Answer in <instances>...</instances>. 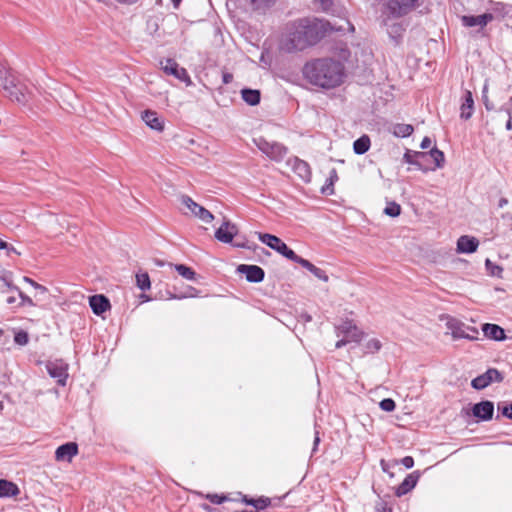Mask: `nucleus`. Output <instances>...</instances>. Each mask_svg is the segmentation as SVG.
Returning <instances> with one entry per match:
<instances>
[{"mask_svg": "<svg viewBox=\"0 0 512 512\" xmlns=\"http://www.w3.org/2000/svg\"><path fill=\"white\" fill-rule=\"evenodd\" d=\"M334 30L328 21L318 18H301L287 25V32L281 42L286 52L303 51L317 44L325 35Z\"/></svg>", "mask_w": 512, "mask_h": 512, "instance_id": "1", "label": "nucleus"}, {"mask_svg": "<svg viewBox=\"0 0 512 512\" xmlns=\"http://www.w3.org/2000/svg\"><path fill=\"white\" fill-rule=\"evenodd\" d=\"M303 75L312 85L330 89L342 83L344 67L339 61L320 58L307 62L303 68Z\"/></svg>", "mask_w": 512, "mask_h": 512, "instance_id": "2", "label": "nucleus"}, {"mask_svg": "<svg viewBox=\"0 0 512 512\" xmlns=\"http://www.w3.org/2000/svg\"><path fill=\"white\" fill-rule=\"evenodd\" d=\"M0 85L12 101L25 105L29 100L27 87L20 82L16 73L11 69L0 67Z\"/></svg>", "mask_w": 512, "mask_h": 512, "instance_id": "3", "label": "nucleus"}, {"mask_svg": "<svg viewBox=\"0 0 512 512\" xmlns=\"http://www.w3.org/2000/svg\"><path fill=\"white\" fill-rule=\"evenodd\" d=\"M425 0H383L382 13L390 17H404L424 4Z\"/></svg>", "mask_w": 512, "mask_h": 512, "instance_id": "4", "label": "nucleus"}, {"mask_svg": "<svg viewBox=\"0 0 512 512\" xmlns=\"http://www.w3.org/2000/svg\"><path fill=\"white\" fill-rule=\"evenodd\" d=\"M258 239L271 249L275 250L287 259L296 262L298 255L290 249L279 237L268 233H257Z\"/></svg>", "mask_w": 512, "mask_h": 512, "instance_id": "5", "label": "nucleus"}, {"mask_svg": "<svg viewBox=\"0 0 512 512\" xmlns=\"http://www.w3.org/2000/svg\"><path fill=\"white\" fill-rule=\"evenodd\" d=\"M254 143L262 153H264L271 160L277 162L282 161L288 151V149L283 144L278 142H269L262 137L254 139Z\"/></svg>", "mask_w": 512, "mask_h": 512, "instance_id": "6", "label": "nucleus"}, {"mask_svg": "<svg viewBox=\"0 0 512 512\" xmlns=\"http://www.w3.org/2000/svg\"><path fill=\"white\" fill-rule=\"evenodd\" d=\"M400 17H390V15L382 14V25L386 28V32L395 44H399L406 30L402 22L396 21Z\"/></svg>", "mask_w": 512, "mask_h": 512, "instance_id": "7", "label": "nucleus"}, {"mask_svg": "<svg viewBox=\"0 0 512 512\" xmlns=\"http://www.w3.org/2000/svg\"><path fill=\"white\" fill-rule=\"evenodd\" d=\"M161 69L167 74L172 75L176 79L186 83V85H191V78L187 72V70L183 67H180L179 64L171 58H167L160 62Z\"/></svg>", "mask_w": 512, "mask_h": 512, "instance_id": "8", "label": "nucleus"}, {"mask_svg": "<svg viewBox=\"0 0 512 512\" xmlns=\"http://www.w3.org/2000/svg\"><path fill=\"white\" fill-rule=\"evenodd\" d=\"M180 202L191 212L192 215L199 218L204 223H210L214 219V216L210 211L196 203L191 197L182 195Z\"/></svg>", "mask_w": 512, "mask_h": 512, "instance_id": "9", "label": "nucleus"}, {"mask_svg": "<svg viewBox=\"0 0 512 512\" xmlns=\"http://www.w3.org/2000/svg\"><path fill=\"white\" fill-rule=\"evenodd\" d=\"M502 380L503 376L501 373L495 368H490L485 373L474 378L471 381V386L476 390H482L492 382H501Z\"/></svg>", "mask_w": 512, "mask_h": 512, "instance_id": "10", "label": "nucleus"}, {"mask_svg": "<svg viewBox=\"0 0 512 512\" xmlns=\"http://www.w3.org/2000/svg\"><path fill=\"white\" fill-rule=\"evenodd\" d=\"M337 336H343L348 342L358 343L363 337V332L351 320H346L336 328Z\"/></svg>", "mask_w": 512, "mask_h": 512, "instance_id": "11", "label": "nucleus"}, {"mask_svg": "<svg viewBox=\"0 0 512 512\" xmlns=\"http://www.w3.org/2000/svg\"><path fill=\"white\" fill-rule=\"evenodd\" d=\"M47 372L50 377L56 379L57 383L61 386L66 384L68 378V366L62 360L48 362L46 365Z\"/></svg>", "mask_w": 512, "mask_h": 512, "instance_id": "12", "label": "nucleus"}, {"mask_svg": "<svg viewBox=\"0 0 512 512\" xmlns=\"http://www.w3.org/2000/svg\"><path fill=\"white\" fill-rule=\"evenodd\" d=\"M448 328L451 331V335L454 339H469L475 340L476 336H468V331H471L474 334H478L477 329L465 326L463 323L457 320H451L447 323Z\"/></svg>", "mask_w": 512, "mask_h": 512, "instance_id": "13", "label": "nucleus"}, {"mask_svg": "<svg viewBox=\"0 0 512 512\" xmlns=\"http://www.w3.org/2000/svg\"><path fill=\"white\" fill-rule=\"evenodd\" d=\"M237 271L244 274L246 280L252 283L262 282L265 277L264 270L257 265L241 264L237 267Z\"/></svg>", "mask_w": 512, "mask_h": 512, "instance_id": "14", "label": "nucleus"}, {"mask_svg": "<svg viewBox=\"0 0 512 512\" xmlns=\"http://www.w3.org/2000/svg\"><path fill=\"white\" fill-rule=\"evenodd\" d=\"M238 233V228L230 221H224L215 231V238L222 243H231L234 236Z\"/></svg>", "mask_w": 512, "mask_h": 512, "instance_id": "15", "label": "nucleus"}, {"mask_svg": "<svg viewBox=\"0 0 512 512\" xmlns=\"http://www.w3.org/2000/svg\"><path fill=\"white\" fill-rule=\"evenodd\" d=\"M494 412V404L491 401H481L476 403L472 408V413L475 417L482 421L491 420Z\"/></svg>", "mask_w": 512, "mask_h": 512, "instance_id": "16", "label": "nucleus"}, {"mask_svg": "<svg viewBox=\"0 0 512 512\" xmlns=\"http://www.w3.org/2000/svg\"><path fill=\"white\" fill-rule=\"evenodd\" d=\"M493 20L491 13H484L482 15H464L461 17L462 24L465 27H485L489 22Z\"/></svg>", "mask_w": 512, "mask_h": 512, "instance_id": "17", "label": "nucleus"}, {"mask_svg": "<svg viewBox=\"0 0 512 512\" xmlns=\"http://www.w3.org/2000/svg\"><path fill=\"white\" fill-rule=\"evenodd\" d=\"M78 453V446L74 442H68L56 449L55 457L58 461H70Z\"/></svg>", "mask_w": 512, "mask_h": 512, "instance_id": "18", "label": "nucleus"}, {"mask_svg": "<svg viewBox=\"0 0 512 512\" xmlns=\"http://www.w3.org/2000/svg\"><path fill=\"white\" fill-rule=\"evenodd\" d=\"M419 479V473L417 471L408 474L402 483L396 488L395 494L398 497L409 493L417 484Z\"/></svg>", "mask_w": 512, "mask_h": 512, "instance_id": "19", "label": "nucleus"}, {"mask_svg": "<svg viewBox=\"0 0 512 512\" xmlns=\"http://www.w3.org/2000/svg\"><path fill=\"white\" fill-rule=\"evenodd\" d=\"M89 305L96 315H101L110 308V302L104 295H93L89 298Z\"/></svg>", "mask_w": 512, "mask_h": 512, "instance_id": "20", "label": "nucleus"}, {"mask_svg": "<svg viewBox=\"0 0 512 512\" xmlns=\"http://www.w3.org/2000/svg\"><path fill=\"white\" fill-rule=\"evenodd\" d=\"M479 241L475 237L461 236L457 240V251L459 253H473L477 250Z\"/></svg>", "mask_w": 512, "mask_h": 512, "instance_id": "21", "label": "nucleus"}, {"mask_svg": "<svg viewBox=\"0 0 512 512\" xmlns=\"http://www.w3.org/2000/svg\"><path fill=\"white\" fill-rule=\"evenodd\" d=\"M142 120L153 130L161 132L164 129V120L155 111H144L142 113Z\"/></svg>", "mask_w": 512, "mask_h": 512, "instance_id": "22", "label": "nucleus"}, {"mask_svg": "<svg viewBox=\"0 0 512 512\" xmlns=\"http://www.w3.org/2000/svg\"><path fill=\"white\" fill-rule=\"evenodd\" d=\"M292 169L304 182H310L312 174L310 166L306 161L294 158Z\"/></svg>", "mask_w": 512, "mask_h": 512, "instance_id": "23", "label": "nucleus"}, {"mask_svg": "<svg viewBox=\"0 0 512 512\" xmlns=\"http://www.w3.org/2000/svg\"><path fill=\"white\" fill-rule=\"evenodd\" d=\"M482 331L485 337L495 341H502L506 338L504 329L497 324L486 323L482 326Z\"/></svg>", "mask_w": 512, "mask_h": 512, "instance_id": "24", "label": "nucleus"}, {"mask_svg": "<svg viewBox=\"0 0 512 512\" xmlns=\"http://www.w3.org/2000/svg\"><path fill=\"white\" fill-rule=\"evenodd\" d=\"M474 112V100L472 93L468 90L464 92L463 102L460 107V117L461 119L468 120L471 118Z\"/></svg>", "mask_w": 512, "mask_h": 512, "instance_id": "25", "label": "nucleus"}, {"mask_svg": "<svg viewBox=\"0 0 512 512\" xmlns=\"http://www.w3.org/2000/svg\"><path fill=\"white\" fill-rule=\"evenodd\" d=\"M295 263L301 265L303 268H305L308 271H310L318 279H320V280H322L324 282H327L329 280V277L326 274V272L324 270L316 267L310 261H308V260H306V259H304V258L299 256Z\"/></svg>", "mask_w": 512, "mask_h": 512, "instance_id": "26", "label": "nucleus"}, {"mask_svg": "<svg viewBox=\"0 0 512 512\" xmlns=\"http://www.w3.org/2000/svg\"><path fill=\"white\" fill-rule=\"evenodd\" d=\"M19 488L11 481L0 479V498L14 497L19 494Z\"/></svg>", "mask_w": 512, "mask_h": 512, "instance_id": "27", "label": "nucleus"}, {"mask_svg": "<svg viewBox=\"0 0 512 512\" xmlns=\"http://www.w3.org/2000/svg\"><path fill=\"white\" fill-rule=\"evenodd\" d=\"M242 99L251 106H255L260 102L261 94L259 90L245 88L241 90Z\"/></svg>", "mask_w": 512, "mask_h": 512, "instance_id": "28", "label": "nucleus"}, {"mask_svg": "<svg viewBox=\"0 0 512 512\" xmlns=\"http://www.w3.org/2000/svg\"><path fill=\"white\" fill-rule=\"evenodd\" d=\"M370 145H371V141H370L369 136L363 135L354 141L353 150L356 154L362 155V154H365L369 150Z\"/></svg>", "mask_w": 512, "mask_h": 512, "instance_id": "29", "label": "nucleus"}, {"mask_svg": "<svg viewBox=\"0 0 512 512\" xmlns=\"http://www.w3.org/2000/svg\"><path fill=\"white\" fill-rule=\"evenodd\" d=\"M414 131V128L410 124L397 123L394 124L391 128V132L396 137L405 138L410 136Z\"/></svg>", "mask_w": 512, "mask_h": 512, "instance_id": "30", "label": "nucleus"}, {"mask_svg": "<svg viewBox=\"0 0 512 512\" xmlns=\"http://www.w3.org/2000/svg\"><path fill=\"white\" fill-rule=\"evenodd\" d=\"M314 8L318 11L329 13L333 10V0H311Z\"/></svg>", "mask_w": 512, "mask_h": 512, "instance_id": "31", "label": "nucleus"}, {"mask_svg": "<svg viewBox=\"0 0 512 512\" xmlns=\"http://www.w3.org/2000/svg\"><path fill=\"white\" fill-rule=\"evenodd\" d=\"M174 268L183 278L187 280L195 279L196 273L190 267L183 264H176L174 265Z\"/></svg>", "mask_w": 512, "mask_h": 512, "instance_id": "32", "label": "nucleus"}, {"mask_svg": "<svg viewBox=\"0 0 512 512\" xmlns=\"http://www.w3.org/2000/svg\"><path fill=\"white\" fill-rule=\"evenodd\" d=\"M136 284H137V287L142 291H146V290L150 289L151 283H150L149 275L147 273H137L136 274Z\"/></svg>", "mask_w": 512, "mask_h": 512, "instance_id": "33", "label": "nucleus"}, {"mask_svg": "<svg viewBox=\"0 0 512 512\" xmlns=\"http://www.w3.org/2000/svg\"><path fill=\"white\" fill-rule=\"evenodd\" d=\"M430 157L433 159L436 168H441L445 161L444 153L437 148H433L429 152Z\"/></svg>", "mask_w": 512, "mask_h": 512, "instance_id": "34", "label": "nucleus"}, {"mask_svg": "<svg viewBox=\"0 0 512 512\" xmlns=\"http://www.w3.org/2000/svg\"><path fill=\"white\" fill-rule=\"evenodd\" d=\"M426 153L423 152H412L410 150L406 151L404 154V161L408 164L420 166L417 162L416 158H424L426 157Z\"/></svg>", "mask_w": 512, "mask_h": 512, "instance_id": "35", "label": "nucleus"}, {"mask_svg": "<svg viewBox=\"0 0 512 512\" xmlns=\"http://www.w3.org/2000/svg\"><path fill=\"white\" fill-rule=\"evenodd\" d=\"M384 213L390 217H397L401 213V206L396 202H389L384 209Z\"/></svg>", "mask_w": 512, "mask_h": 512, "instance_id": "36", "label": "nucleus"}, {"mask_svg": "<svg viewBox=\"0 0 512 512\" xmlns=\"http://www.w3.org/2000/svg\"><path fill=\"white\" fill-rule=\"evenodd\" d=\"M252 6L255 10L265 11L275 3V0H251Z\"/></svg>", "mask_w": 512, "mask_h": 512, "instance_id": "37", "label": "nucleus"}, {"mask_svg": "<svg viewBox=\"0 0 512 512\" xmlns=\"http://www.w3.org/2000/svg\"><path fill=\"white\" fill-rule=\"evenodd\" d=\"M364 347L366 353H376L381 349L382 344L379 339L373 338L368 340Z\"/></svg>", "mask_w": 512, "mask_h": 512, "instance_id": "38", "label": "nucleus"}, {"mask_svg": "<svg viewBox=\"0 0 512 512\" xmlns=\"http://www.w3.org/2000/svg\"><path fill=\"white\" fill-rule=\"evenodd\" d=\"M498 410L501 411L503 416L512 419V403H498Z\"/></svg>", "mask_w": 512, "mask_h": 512, "instance_id": "39", "label": "nucleus"}, {"mask_svg": "<svg viewBox=\"0 0 512 512\" xmlns=\"http://www.w3.org/2000/svg\"><path fill=\"white\" fill-rule=\"evenodd\" d=\"M379 406L383 411L392 412L395 409L396 404L393 399L385 398L382 401H380Z\"/></svg>", "mask_w": 512, "mask_h": 512, "instance_id": "40", "label": "nucleus"}, {"mask_svg": "<svg viewBox=\"0 0 512 512\" xmlns=\"http://www.w3.org/2000/svg\"><path fill=\"white\" fill-rule=\"evenodd\" d=\"M10 290H18L16 286H12L8 279L0 276V295L5 294Z\"/></svg>", "mask_w": 512, "mask_h": 512, "instance_id": "41", "label": "nucleus"}, {"mask_svg": "<svg viewBox=\"0 0 512 512\" xmlns=\"http://www.w3.org/2000/svg\"><path fill=\"white\" fill-rule=\"evenodd\" d=\"M270 503H271V501H270L269 498H267V497H260L258 499H254L253 507H255L258 510H262V509H265L267 506H269Z\"/></svg>", "mask_w": 512, "mask_h": 512, "instance_id": "42", "label": "nucleus"}, {"mask_svg": "<svg viewBox=\"0 0 512 512\" xmlns=\"http://www.w3.org/2000/svg\"><path fill=\"white\" fill-rule=\"evenodd\" d=\"M206 498L213 504H222L227 500L225 495L207 494Z\"/></svg>", "mask_w": 512, "mask_h": 512, "instance_id": "43", "label": "nucleus"}, {"mask_svg": "<svg viewBox=\"0 0 512 512\" xmlns=\"http://www.w3.org/2000/svg\"><path fill=\"white\" fill-rule=\"evenodd\" d=\"M328 185L327 187H323L322 191L325 193L328 189L329 186H333L334 183L336 181H338V174H337V171L336 169H331L330 172H329V177H328Z\"/></svg>", "mask_w": 512, "mask_h": 512, "instance_id": "44", "label": "nucleus"}, {"mask_svg": "<svg viewBox=\"0 0 512 512\" xmlns=\"http://www.w3.org/2000/svg\"><path fill=\"white\" fill-rule=\"evenodd\" d=\"M14 340L19 345H26L28 343V334L23 331L18 332L15 335Z\"/></svg>", "mask_w": 512, "mask_h": 512, "instance_id": "45", "label": "nucleus"}, {"mask_svg": "<svg viewBox=\"0 0 512 512\" xmlns=\"http://www.w3.org/2000/svg\"><path fill=\"white\" fill-rule=\"evenodd\" d=\"M16 291L18 292L19 297L21 298V304H22L23 306H34V305H35V304H34V302H33V300H32L29 296L25 295V294H24L22 291H20L19 289H18V290H16Z\"/></svg>", "mask_w": 512, "mask_h": 512, "instance_id": "46", "label": "nucleus"}, {"mask_svg": "<svg viewBox=\"0 0 512 512\" xmlns=\"http://www.w3.org/2000/svg\"><path fill=\"white\" fill-rule=\"evenodd\" d=\"M487 269L491 270L492 275H499L500 272H502V268L494 265L489 259L485 262Z\"/></svg>", "mask_w": 512, "mask_h": 512, "instance_id": "47", "label": "nucleus"}, {"mask_svg": "<svg viewBox=\"0 0 512 512\" xmlns=\"http://www.w3.org/2000/svg\"><path fill=\"white\" fill-rule=\"evenodd\" d=\"M487 92H488V84L485 83V85L483 87V91H482V98H483L484 105H485L486 109L487 110H491L492 109V105L489 102V99H488V96H487Z\"/></svg>", "mask_w": 512, "mask_h": 512, "instance_id": "48", "label": "nucleus"}, {"mask_svg": "<svg viewBox=\"0 0 512 512\" xmlns=\"http://www.w3.org/2000/svg\"><path fill=\"white\" fill-rule=\"evenodd\" d=\"M501 110L505 111L508 115V120L506 122V129L507 130H512V112H511V108L509 107H502Z\"/></svg>", "mask_w": 512, "mask_h": 512, "instance_id": "49", "label": "nucleus"}, {"mask_svg": "<svg viewBox=\"0 0 512 512\" xmlns=\"http://www.w3.org/2000/svg\"><path fill=\"white\" fill-rule=\"evenodd\" d=\"M401 463L405 468L410 469L414 465V460L411 456H406L401 459Z\"/></svg>", "mask_w": 512, "mask_h": 512, "instance_id": "50", "label": "nucleus"}, {"mask_svg": "<svg viewBox=\"0 0 512 512\" xmlns=\"http://www.w3.org/2000/svg\"><path fill=\"white\" fill-rule=\"evenodd\" d=\"M319 443H320L319 432L316 431L315 437H314V442H313L312 453H315L317 451Z\"/></svg>", "mask_w": 512, "mask_h": 512, "instance_id": "51", "label": "nucleus"}, {"mask_svg": "<svg viewBox=\"0 0 512 512\" xmlns=\"http://www.w3.org/2000/svg\"><path fill=\"white\" fill-rule=\"evenodd\" d=\"M430 146H431V139L429 137H424L420 144V147L422 149H428Z\"/></svg>", "mask_w": 512, "mask_h": 512, "instance_id": "52", "label": "nucleus"}, {"mask_svg": "<svg viewBox=\"0 0 512 512\" xmlns=\"http://www.w3.org/2000/svg\"><path fill=\"white\" fill-rule=\"evenodd\" d=\"M222 80L224 84H229L233 80V75L230 73H223Z\"/></svg>", "mask_w": 512, "mask_h": 512, "instance_id": "53", "label": "nucleus"}, {"mask_svg": "<svg viewBox=\"0 0 512 512\" xmlns=\"http://www.w3.org/2000/svg\"><path fill=\"white\" fill-rule=\"evenodd\" d=\"M348 343H349L348 339L342 338L336 342L335 348H337V349L342 348L343 346L347 345Z\"/></svg>", "mask_w": 512, "mask_h": 512, "instance_id": "54", "label": "nucleus"}, {"mask_svg": "<svg viewBox=\"0 0 512 512\" xmlns=\"http://www.w3.org/2000/svg\"><path fill=\"white\" fill-rule=\"evenodd\" d=\"M34 289H36L39 294H46L48 292V289L39 283L35 286Z\"/></svg>", "mask_w": 512, "mask_h": 512, "instance_id": "55", "label": "nucleus"}, {"mask_svg": "<svg viewBox=\"0 0 512 512\" xmlns=\"http://www.w3.org/2000/svg\"><path fill=\"white\" fill-rule=\"evenodd\" d=\"M5 250H7V253L10 254V253H15L17 255H20V252H18L15 247H13L12 245H9L7 243V248H4Z\"/></svg>", "mask_w": 512, "mask_h": 512, "instance_id": "56", "label": "nucleus"}, {"mask_svg": "<svg viewBox=\"0 0 512 512\" xmlns=\"http://www.w3.org/2000/svg\"><path fill=\"white\" fill-rule=\"evenodd\" d=\"M23 280L29 285H31L33 288H35V286L38 284L36 281L26 276L23 278Z\"/></svg>", "mask_w": 512, "mask_h": 512, "instance_id": "57", "label": "nucleus"}, {"mask_svg": "<svg viewBox=\"0 0 512 512\" xmlns=\"http://www.w3.org/2000/svg\"><path fill=\"white\" fill-rule=\"evenodd\" d=\"M242 501L247 504V505H251L253 506L254 505V499L253 498H248L246 495L243 496V499Z\"/></svg>", "mask_w": 512, "mask_h": 512, "instance_id": "58", "label": "nucleus"}, {"mask_svg": "<svg viewBox=\"0 0 512 512\" xmlns=\"http://www.w3.org/2000/svg\"><path fill=\"white\" fill-rule=\"evenodd\" d=\"M508 204V199L507 198H501L498 202V207L499 208H503L505 205Z\"/></svg>", "mask_w": 512, "mask_h": 512, "instance_id": "59", "label": "nucleus"}, {"mask_svg": "<svg viewBox=\"0 0 512 512\" xmlns=\"http://www.w3.org/2000/svg\"><path fill=\"white\" fill-rule=\"evenodd\" d=\"M380 465H381V468L384 472H387L388 471V464L386 463L385 460H381L380 462Z\"/></svg>", "mask_w": 512, "mask_h": 512, "instance_id": "60", "label": "nucleus"}, {"mask_svg": "<svg viewBox=\"0 0 512 512\" xmlns=\"http://www.w3.org/2000/svg\"><path fill=\"white\" fill-rule=\"evenodd\" d=\"M14 302H15V297L9 296V297L6 298V303L7 304H12Z\"/></svg>", "mask_w": 512, "mask_h": 512, "instance_id": "61", "label": "nucleus"}, {"mask_svg": "<svg viewBox=\"0 0 512 512\" xmlns=\"http://www.w3.org/2000/svg\"><path fill=\"white\" fill-rule=\"evenodd\" d=\"M174 8H178L182 0H171Z\"/></svg>", "mask_w": 512, "mask_h": 512, "instance_id": "62", "label": "nucleus"}, {"mask_svg": "<svg viewBox=\"0 0 512 512\" xmlns=\"http://www.w3.org/2000/svg\"><path fill=\"white\" fill-rule=\"evenodd\" d=\"M4 248H7V243L5 241H3L2 239H0V249H4Z\"/></svg>", "mask_w": 512, "mask_h": 512, "instance_id": "63", "label": "nucleus"}, {"mask_svg": "<svg viewBox=\"0 0 512 512\" xmlns=\"http://www.w3.org/2000/svg\"><path fill=\"white\" fill-rule=\"evenodd\" d=\"M504 107H509L512 109V97L509 100V104L505 105Z\"/></svg>", "mask_w": 512, "mask_h": 512, "instance_id": "64", "label": "nucleus"}]
</instances>
